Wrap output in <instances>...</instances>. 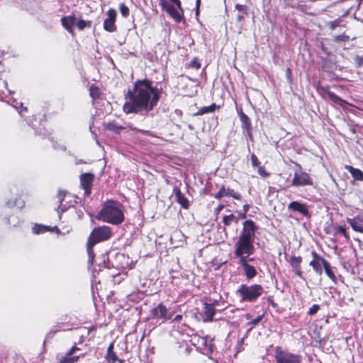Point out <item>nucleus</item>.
<instances>
[{
	"label": "nucleus",
	"mask_w": 363,
	"mask_h": 363,
	"mask_svg": "<svg viewBox=\"0 0 363 363\" xmlns=\"http://www.w3.org/2000/svg\"><path fill=\"white\" fill-rule=\"evenodd\" d=\"M320 309V306L318 304H313L308 310V315H314L315 314L318 310Z\"/></svg>",
	"instance_id": "nucleus-43"
},
{
	"label": "nucleus",
	"mask_w": 363,
	"mask_h": 363,
	"mask_svg": "<svg viewBox=\"0 0 363 363\" xmlns=\"http://www.w3.org/2000/svg\"><path fill=\"white\" fill-rule=\"evenodd\" d=\"M20 107L22 108V109L19 111V113H22V111H23H23H27V108H26V107H25V106H23L22 103H20Z\"/></svg>",
	"instance_id": "nucleus-56"
},
{
	"label": "nucleus",
	"mask_w": 363,
	"mask_h": 363,
	"mask_svg": "<svg viewBox=\"0 0 363 363\" xmlns=\"http://www.w3.org/2000/svg\"><path fill=\"white\" fill-rule=\"evenodd\" d=\"M291 70L290 68L286 69V77L289 80H291Z\"/></svg>",
	"instance_id": "nucleus-51"
},
{
	"label": "nucleus",
	"mask_w": 363,
	"mask_h": 363,
	"mask_svg": "<svg viewBox=\"0 0 363 363\" xmlns=\"http://www.w3.org/2000/svg\"><path fill=\"white\" fill-rule=\"evenodd\" d=\"M79 350V348L76 345L72 346L69 350L61 357H59L58 363H74L79 360V356H73V354Z\"/></svg>",
	"instance_id": "nucleus-15"
},
{
	"label": "nucleus",
	"mask_w": 363,
	"mask_h": 363,
	"mask_svg": "<svg viewBox=\"0 0 363 363\" xmlns=\"http://www.w3.org/2000/svg\"><path fill=\"white\" fill-rule=\"evenodd\" d=\"M224 208V205H219L216 209H215V212L216 213H220V211Z\"/></svg>",
	"instance_id": "nucleus-52"
},
{
	"label": "nucleus",
	"mask_w": 363,
	"mask_h": 363,
	"mask_svg": "<svg viewBox=\"0 0 363 363\" xmlns=\"http://www.w3.org/2000/svg\"><path fill=\"white\" fill-rule=\"evenodd\" d=\"M230 196L237 200L241 199V195L239 193L235 192L234 190L230 189H225L224 186H223L219 191L215 195V198L220 199L223 196Z\"/></svg>",
	"instance_id": "nucleus-19"
},
{
	"label": "nucleus",
	"mask_w": 363,
	"mask_h": 363,
	"mask_svg": "<svg viewBox=\"0 0 363 363\" xmlns=\"http://www.w3.org/2000/svg\"><path fill=\"white\" fill-rule=\"evenodd\" d=\"M334 230H335V232L333 234L335 235H337L338 234H342L347 241L350 240V235H349L348 233L346 231L345 228H343L342 226H336L334 228Z\"/></svg>",
	"instance_id": "nucleus-32"
},
{
	"label": "nucleus",
	"mask_w": 363,
	"mask_h": 363,
	"mask_svg": "<svg viewBox=\"0 0 363 363\" xmlns=\"http://www.w3.org/2000/svg\"><path fill=\"white\" fill-rule=\"evenodd\" d=\"M75 23L79 30H83L85 28H91L92 22L91 21L80 19Z\"/></svg>",
	"instance_id": "nucleus-35"
},
{
	"label": "nucleus",
	"mask_w": 363,
	"mask_h": 363,
	"mask_svg": "<svg viewBox=\"0 0 363 363\" xmlns=\"http://www.w3.org/2000/svg\"><path fill=\"white\" fill-rule=\"evenodd\" d=\"M311 255L313 259L310 262L309 265L318 275H321L323 274V267H324L325 266L328 261L318 255L315 251H313Z\"/></svg>",
	"instance_id": "nucleus-12"
},
{
	"label": "nucleus",
	"mask_w": 363,
	"mask_h": 363,
	"mask_svg": "<svg viewBox=\"0 0 363 363\" xmlns=\"http://www.w3.org/2000/svg\"><path fill=\"white\" fill-rule=\"evenodd\" d=\"M357 1H358V4L359 5L361 1H362V0H357Z\"/></svg>",
	"instance_id": "nucleus-62"
},
{
	"label": "nucleus",
	"mask_w": 363,
	"mask_h": 363,
	"mask_svg": "<svg viewBox=\"0 0 363 363\" xmlns=\"http://www.w3.org/2000/svg\"><path fill=\"white\" fill-rule=\"evenodd\" d=\"M106 359L110 363H115L117 361L121 362L120 359H118L117 355L113 352V342H111L108 347Z\"/></svg>",
	"instance_id": "nucleus-22"
},
{
	"label": "nucleus",
	"mask_w": 363,
	"mask_h": 363,
	"mask_svg": "<svg viewBox=\"0 0 363 363\" xmlns=\"http://www.w3.org/2000/svg\"><path fill=\"white\" fill-rule=\"evenodd\" d=\"M133 129L136 130L138 132L142 133L145 135H150V134L149 130H139V129H136V128H133Z\"/></svg>",
	"instance_id": "nucleus-50"
},
{
	"label": "nucleus",
	"mask_w": 363,
	"mask_h": 363,
	"mask_svg": "<svg viewBox=\"0 0 363 363\" xmlns=\"http://www.w3.org/2000/svg\"><path fill=\"white\" fill-rule=\"evenodd\" d=\"M240 121L242 122V128L244 129H245L246 130H249V129H252L251 121H250V118L246 114H245L242 111L240 112Z\"/></svg>",
	"instance_id": "nucleus-25"
},
{
	"label": "nucleus",
	"mask_w": 363,
	"mask_h": 363,
	"mask_svg": "<svg viewBox=\"0 0 363 363\" xmlns=\"http://www.w3.org/2000/svg\"><path fill=\"white\" fill-rule=\"evenodd\" d=\"M95 244L88 240L86 250L89 257V263L92 264L94 259V252L93 250V247Z\"/></svg>",
	"instance_id": "nucleus-31"
},
{
	"label": "nucleus",
	"mask_w": 363,
	"mask_h": 363,
	"mask_svg": "<svg viewBox=\"0 0 363 363\" xmlns=\"http://www.w3.org/2000/svg\"><path fill=\"white\" fill-rule=\"evenodd\" d=\"M339 25H340V21L339 20H335V21H333L330 22V28L332 30H334Z\"/></svg>",
	"instance_id": "nucleus-48"
},
{
	"label": "nucleus",
	"mask_w": 363,
	"mask_h": 363,
	"mask_svg": "<svg viewBox=\"0 0 363 363\" xmlns=\"http://www.w3.org/2000/svg\"><path fill=\"white\" fill-rule=\"evenodd\" d=\"M250 209V205L245 204L243 206L244 212L247 213Z\"/></svg>",
	"instance_id": "nucleus-55"
},
{
	"label": "nucleus",
	"mask_w": 363,
	"mask_h": 363,
	"mask_svg": "<svg viewBox=\"0 0 363 363\" xmlns=\"http://www.w3.org/2000/svg\"><path fill=\"white\" fill-rule=\"evenodd\" d=\"M150 314L152 318L161 320L162 323L172 318L173 314L162 303L153 307Z\"/></svg>",
	"instance_id": "nucleus-9"
},
{
	"label": "nucleus",
	"mask_w": 363,
	"mask_h": 363,
	"mask_svg": "<svg viewBox=\"0 0 363 363\" xmlns=\"http://www.w3.org/2000/svg\"><path fill=\"white\" fill-rule=\"evenodd\" d=\"M53 147H54V148H55V149H57V148L55 145H53Z\"/></svg>",
	"instance_id": "nucleus-63"
},
{
	"label": "nucleus",
	"mask_w": 363,
	"mask_h": 363,
	"mask_svg": "<svg viewBox=\"0 0 363 363\" xmlns=\"http://www.w3.org/2000/svg\"><path fill=\"white\" fill-rule=\"evenodd\" d=\"M89 129L91 132V133L94 135V137L96 138V133H95L93 130H92V128L91 126L89 127Z\"/></svg>",
	"instance_id": "nucleus-57"
},
{
	"label": "nucleus",
	"mask_w": 363,
	"mask_h": 363,
	"mask_svg": "<svg viewBox=\"0 0 363 363\" xmlns=\"http://www.w3.org/2000/svg\"><path fill=\"white\" fill-rule=\"evenodd\" d=\"M119 10L124 18H127L129 16V9L124 3L119 4Z\"/></svg>",
	"instance_id": "nucleus-36"
},
{
	"label": "nucleus",
	"mask_w": 363,
	"mask_h": 363,
	"mask_svg": "<svg viewBox=\"0 0 363 363\" xmlns=\"http://www.w3.org/2000/svg\"><path fill=\"white\" fill-rule=\"evenodd\" d=\"M201 344L202 346H203L204 349L207 350L208 351L212 352L211 349V344L208 342V340L205 337H202L200 340Z\"/></svg>",
	"instance_id": "nucleus-39"
},
{
	"label": "nucleus",
	"mask_w": 363,
	"mask_h": 363,
	"mask_svg": "<svg viewBox=\"0 0 363 363\" xmlns=\"http://www.w3.org/2000/svg\"><path fill=\"white\" fill-rule=\"evenodd\" d=\"M172 4H165L167 11L177 22H179L182 18V9L179 0H169Z\"/></svg>",
	"instance_id": "nucleus-10"
},
{
	"label": "nucleus",
	"mask_w": 363,
	"mask_h": 363,
	"mask_svg": "<svg viewBox=\"0 0 363 363\" xmlns=\"http://www.w3.org/2000/svg\"><path fill=\"white\" fill-rule=\"evenodd\" d=\"M173 192L176 196L177 201L181 205V206L185 209L189 208V201L188 199L182 193L178 187H174Z\"/></svg>",
	"instance_id": "nucleus-20"
},
{
	"label": "nucleus",
	"mask_w": 363,
	"mask_h": 363,
	"mask_svg": "<svg viewBox=\"0 0 363 363\" xmlns=\"http://www.w3.org/2000/svg\"><path fill=\"white\" fill-rule=\"evenodd\" d=\"M201 0H196V8L199 9V4H200Z\"/></svg>",
	"instance_id": "nucleus-58"
},
{
	"label": "nucleus",
	"mask_w": 363,
	"mask_h": 363,
	"mask_svg": "<svg viewBox=\"0 0 363 363\" xmlns=\"http://www.w3.org/2000/svg\"><path fill=\"white\" fill-rule=\"evenodd\" d=\"M52 230H56V231H59V229L57 228V227H55L52 229Z\"/></svg>",
	"instance_id": "nucleus-60"
},
{
	"label": "nucleus",
	"mask_w": 363,
	"mask_h": 363,
	"mask_svg": "<svg viewBox=\"0 0 363 363\" xmlns=\"http://www.w3.org/2000/svg\"><path fill=\"white\" fill-rule=\"evenodd\" d=\"M6 206L9 208H11V207H13L16 206H18V207L22 208L24 206V203L23 201L21 203H18L17 201L9 200L6 202Z\"/></svg>",
	"instance_id": "nucleus-41"
},
{
	"label": "nucleus",
	"mask_w": 363,
	"mask_h": 363,
	"mask_svg": "<svg viewBox=\"0 0 363 363\" xmlns=\"http://www.w3.org/2000/svg\"><path fill=\"white\" fill-rule=\"evenodd\" d=\"M242 225L243 227L238 238L254 242L255 232L257 229L255 223L252 220H246Z\"/></svg>",
	"instance_id": "nucleus-8"
},
{
	"label": "nucleus",
	"mask_w": 363,
	"mask_h": 363,
	"mask_svg": "<svg viewBox=\"0 0 363 363\" xmlns=\"http://www.w3.org/2000/svg\"><path fill=\"white\" fill-rule=\"evenodd\" d=\"M105 126H106V129L113 131L116 133H119L121 132V130L122 129H123V128L122 126L118 125L115 122H109V123H106L105 125Z\"/></svg>",
	"instance_id": "nucleus-30"
},
{
	"label": "nucleus",
	"mask_w": 363,
	"mask_h": 363,
	"mask_svg": "<svg viewBox=\"0 0 363 363\" xmlns=\"http://www.w3.org/2000/svg\"><path fill=\"white\" fill-rule=\"evenodd\" d=\"M189 67L194 69H199L201 67V64L199 62L197 58H194L189 63Z\"/></svg>",
	"instance_id": "nucleus-42"
},
{
	"label": "nucleus",
	"mask_w": 363,
	"mask_h": 363,
	"mask_svg": "<svg viewBox=\"0 0 363 363\" xmlns=\"http://www.w3.org/2000/svg\"><path fill=\"white\" fill-rule=\"evenodd\" d=\"M346 169L351 174L352 177L359 181H363V172L352 166H346Z\"/></svg>",
	"instance_id": "nucleus-23"
},
{
	"label": "nucleus",
	"mask_w": 363,
	"mask_h": 363,
	"mask_svg": "<svg viewBox=\"0 0 363 363\" xmlns=\"http://www.w3.org/2000/svg\"><path fill=\"white\" fill-rule=\"evenodd\" d=\"M274 357L277 363H301L302 362L301 355L291 353L279 346L274 348Z\"/></svg>",
	"instance_id": "nucleus-5"
},
{
	"label": "nucleus",
	"mask_w": 363,
	"mask_h": 363,
	"mask_svg": "<svg viewBox=\"0 0 363 363\" xmlns=\"http://www.w3.org/2000/svg\"><path fill=\"white\" fill-rule=\"evenodd\" d=\"M328 96L329 98L333 101L335 103H337L339 104H341V102H343V100H342L341 99H340L336 94H335L333 92H328Z\"/></svg>",
	"instance_id": "nucleus-40"
},
{
	"label": "nucleus",
	"mask_w": 363,
	"mask_h": 363,
	"mask_svg": "<svg viewBox=\"0 0 363 363\" xmlns=\"http://www.w3.org/2000/svg\"><path fill=\"white\" fill-rule=\"evenodd\" d=\"M67 192L65 191L59 190L57 198L58 199V202L60 203V206L57 208V212L59 214L66 211L67 208L62 206V201L65 199Z\"/></svg>",
	"instance_id": "nucleus-24"
},
{
	"label": "nucleus",
	"mask_w": 363,
	"mask_h": 363,
	"mask_svg": "<svg viewBox=\"0 0 363 363\" xmlns=\"http://www.w3.org/2000/svg\"><path fill=\"white\" fill-rule=\"evenodd\" d=\"M247 134L249 137V138L252 140V129H249V130H246Z\"/></svg>",
	"instance_id": "nucleus-53"
},
{
	"label": "nucleus",
	"mask_w": 363,
	"mask_h": 363,
	"mask_svg": "<svg viewBox=\"0 0 363 363\" xmlns=\"http://www.w3.org/2000/svg\"><path fill=\"white\" fill-rule=\"evenodd\" d=\"M302 262V257L300 256L296 257L292 256L290 258V264L291 267L293 268L294 272L295 274L300 278L302 277V272L301 270V263Z\"/></svg>",
	"instance_id": "nucleus-21"
},
{
	"label": "nucleus",
	"mask_w": 363,
	"mask_h": 363,
	"mask_svg": "<svg viewBox=\"0 0 363 363\" xmlns=\"http://www.w3.org/2000/svg\"><path fill=\"white\" fill-rule=\"evenodd\" d=\"M182 318V315H176L174 318V321H180Z\"/></svg>",
	"instance_id": "nucleus-54"
},
{
	"label": "nucleus",
	"mask_w": 363,
	"mask_h": 363,
	"mask_svg": "<svg viewBox=\"0 0 363 363\" xmlns=\"http://www.w3.org/2000/svg\"><path fill=\"white\" fill-rule=\"evenodd\" d=\"M288 209L294 212H298L306 218H310L311 216L308 210V206L306 203L292 201L288 205Z\"/></svg>",
	"instance_id": "nucleus-14"
},
{
	"label": "nucleus",
	"mask_w": 363,
	"mask_h": 363,
	"mask_svg": "<svg viewBox=\"0 0 363 363\" xmlns=\"http://www.w3.org/2000/svg\"><path fill=\"white\" fill-rule=\"evenodd\" d=\"M160 99L159 91L147 79L137 80L126 95L123 111L126 113H147L156 106Z\"/></svg>",
	"instance_id": "nucleus-1"
},
{
	"label": "nucleus",
	"mask_w": 363,
	"mask_h": 363,
	"mask_svg": "<svg viewBox=\"0 0 363 363\" xmlns=\"http://www.w3.org/2000/svg\"><path fill=\"white\" fill-rule=\"evenodd\" d=\"M104 28L106 31H108L111 33L116 31V26L115 25V22L105 19L104 22Z\"/></svg>",
	"instance_id": "nucleus-34"
},
{
	"label": "nucleus",
	"mask_w": 363,
	"mask_h": 363,
	"mask_svg": "<svg viewBox=\"0 0 363 363\" xmlns=\"http://www.w3.org/2000/svg\"><path fill=\"white\" fill-rule=\"evenodd\" d=\"M348 40H349V36L345 35H337L335 38V40L336 42H345V41H347Z\"/></svg>",
	"instance_id": "nucleus-46"
},
{
	"label": "nucleus",
	"mask_w": 363,
	"mask_h": 363,
	"mask_svg": "<svg viewBox=\"0 0 363 363\" xmlns=\"http://www.w3.org/2000/svg\"><path fill=\"white\" fill-rule=\"evenodd\" d=\"M235 9L238 11L236 16L238 21H242L245 16L247 15L246 6L244 5L236 4Z\"/></svg>",
	"instance_id": "nucleus-27"
},
{
	"label": "nucleus",
	"mask_w": 363,
	"mask_h": 363,
	"mask_svg": "<svg viewBox=\"0 0 363 363\" xmlns=\"http://www.w3.org/2000/svg\"><path fill=\"white\" fill-rule=\"evenodd\" d=\"M324 269H325V274L328 275V277L334 282V283H336V277L334 274V272H333L332 269H331V266L330 264V263L328 262L327 264H325V266L324 267Z\"/></svg>",
	"instance_id": "nucleus-33"
},
{
	"label": "nucleus",
	"mask_w": 363,
	"mask_h": 363,
	"mask_svg": "<svg viewBox=\"0 0 363 363\" xmlns=\"http://www.w3.org/2000/svg\"><path fill=\"white\" fill-rule=\"evenodd\" d=\"M253 259V258L242 259L238 260V264L242 267L243 274L247 280L252 279L257 274L256 268L248 263V262L252 261Z\"/></svg>",
	"instance_id": "nucleus-11"
},
{
	"label": "nucleus",
	"mask_w": 363,
	"mask_h": 363,
	"mask_svg": "<svg viewBox=\"0 0 363 363\" xmlns=\"http://www.w3.org/2000/svg\"><path fill=\"white\" fill-rule=\"evenodd\" d=\"M264 291V288L260 284H241L235 293L240 298L241 302L253 303L257 301Z\"/></svg>",
	"instance_id": "nucleus-3"
},
{
	"label": "nucleus",
	"mask_w": 363,
	"mask_h": 363,
	"mask_svg": "<svg viewBox=\"0 0 363 363\" xmlns=\"http://www.w3.org/2000/svg\"><path fill=\"white\" fill-rule=\"evenodd\" d=\"M90 95L95 99L99 96V89L95 86H91L89 89Z\"/></svg>",
	"instance_id": "nucleus-38"
},
{
	"label": "nucleus",
	"mask_w": 363,
	"mask_h": 363,
	"mask_svg": "<svg viewBox=\"0 0 363 363\" xmlns=\"http://www.w3.org/2000/svg\"><path fill=\"white\" fill-rule=\"evenodd\" d=\"M216 107L217 106H216V104H212L211 105H210L208 106L201 107L200 109H199V111H197L196 115L200 116V115H203V114L208 113H212L216 110Z\"/></svg>",
	"instance_id": "nucleus-28"
},
{
	"label": "nucleus",
	"mask_w": 363,
	"mask_h": 363,
	"mask_svg": "<svg viewBox=\"0 0 363 363\" xmlns=\"http://www.w3.org/2000/svg\"><path fill=\"white\" fill-rule=\"evenodd\" d=\"M355 61L358 66H362L363 65V55L362 56H356Z\"/></svg>",
	"instance_id": "nucleus-49"
},
{
	"label": "nucleus",
	"mask_w": 363,
	"mask_h": 363,
	"mask_svg": "<svg viewBox=\"0 0 363 363\" xmlns=\"http://www.w3.org/2000/svg\"><path fill=\"white\" fill-rule=\"evenodd\" d=\"M112 236V231L110 227L104 225L94 228L89 238V241L96 244L110 239Z\"/></svg>",
	"instance_id": "nucleus-7"
},
{
	"label": "nucleus",
	"mask_w": 363,
	"mask_h": 363,
	"mask_svg": "<svg viewBox=\"0 0 363 363\" xmlns=\"http://www.w3.org/2000/svg\"><path fill=\"white\" fill-rule=\"evenodd\" d=\"M251 162L253 167H258L259 166H260V162L257 157L255 154H252L251 155Z\"/></svg>",
	"instance_id": "nucleus-44"
},
{
	"label": "nucleus",
	"mask_w": 363,
	"mask_h": 363,
	"mask_svg": "<svg viewBox=\"0 0 363 363\" xmlns=\"http://www.w3.org/2000/svg\"><path fill=\"white\" fill-rule=\"evenodd\" d=\"M116 15H117V13H116V10L114 9L111 8L107 11L108 17L106 19L115 22Z\"/></svg>",
	"instance_id": "nucleus-37"
},
{
	"label": "nucleus",
	"mask_w": 363,
	"mask_h": 363,
	"mask_svg": "<svg viewBox=\"0 0 363 363\" xmlns=\"http://www.w3.org/2000/svg\"><path fill=\"white\" fill-rule=\"evenodd\" d=\"M255 252L254 242L238 238L235 243L234 255L238 260L249 259Z\"/></svg>",
	"instance_id": "nucleus-4"
},
{
	"label": "nucleus",
	"mask_w": 363,
	"mask_h": 363,
	"mask_svg": "<svg viewBox=\"0 0 363 363\" xmlns=\"http://www.w3.org/2000/svg\"><path fill=\"white\" fill-rule=\"evenodd\" d=\"M215 314V308L212 304L205 303L201 312V315L204 322L211 321Z\"/></svg>",
	"instance_id": "nucleus-17"
},
{
	"label": "nucleus",
	"mask_w": 363,
	"mask_h": 363,
	"mask_svg": "<svg viewBox=\"0 0 363 363\" xmlns=\"http://www.w3.org/2000/svg\"><path fill=\"white\" fill-rule=\"evenodd\" d=\"M258 173L263 178H267L269 177V174L266 172L264 167L263 166H259L258 167Z\"/></svg>",
	"instance_id": "nucleus-45"
},
{
	"label": "nucleus",
	"mask_w": 363,
	"mask_h": 363,
	"mask_svg": "<svg viewBox=\"0 0 363 363\" xmlns=\"http://www.w3.org/2000/svg\"><path fill=\"white\" fill-rule=\"evenodd\" d=\"M347 222L354 231L363 233V215H358L352 218H347Z\"/></svg>",
	"instance_id": "nucleus-16"
},
{
	"label": "nucleus",
	"mask_w": 363,
	"mask_h": 363,
	"mask_svg": "<svg viewBox=\"0 0 363 363\" xmlns=\"http://www.w3.org/2000/svg\"><path fill=\"white\" fill-rule=\"evenodd\" d=\"M49 230H50V227L38 224H35L32 228V231L34 234H40Z\"/></svg>",
	"instance_id": "nucleus-29"
},
{
	"label": "nucleus",
	"mask_w": 363,
	"mask_h": 363,
	"mask_svg": "<svg viewBox=\"0 0 363 363\" xmlns=\"http://www.w3.org/2000/svg\"><path fill=\"white\" fill-rule=\"evenodd\" d=\"M60 148L64 151L66 150V147L65 146H61Z\"/></svg>",
	"instance_id": "nucleus-61"
},
{
	"label": "nucleus",
	"mask_w": 363,
	"mask_h": 363,
	"mask_svg": "<svg viewBox=\"0 0 363 363\" xmlns=\"http://www.w3.org/2000/svg\"><path fill=\"white\" fill-rule=\"evenodd\" d=\"M262 319V315H258L257 318L252 319L250 322L248 323V324L251 325H257Z\"/></svg>",
	"instance_id": "nucleus-47"
},
{
	"label": "nucleus",
	"mask_w": 363,
	"mask_h": 363,
	"mask_svg": "<svg viewBox=\"0 0 363 363\" xmlns=\"http://www.w3.org/2000/svg\"><path fill=\"white\" fill-rule=\"evenodd\" d=\"M62 26L72 35H74L73 26L76 23V17L74 14L63 16L61 18Z\"/></svg>",
	"instance_id": "nucleus-18"
},
{
	"label": "nucleus",
	"mask_w": 363,
	"mask_h": 363,
	"mask_svg": "<svg viewBox=\"0 0 363 363\" xmlns=\"http://www.w3.org/2000/svg\"><path fill=\"white\" fill-rule=\"evenodd\" d=\"M246 213H247L244 212L242 214L240 215V217L245 218L246 217Z\"/></svg>",
	"instance_id": "nucleus-59"
},
{
	"label": "nucleus",
	"mask_w": 363,
	"mask_h": 363,
	"mask_svg": "<svg viewBox=\"0 0 363 363\" xmlns=\"http://www.w3.org/2000/svg\"><path fill=\"white\" fill-rule=\"evenodd\" d=\"M96 218L114 225L121 224L125 219L122 204L114 200H107L102 206Z\"/></svg>",
	"instance_id": "nucleus-2"
},
{
	"label": "nucleus",
	"mask_w": 363,
	"mask_h": 363,
	"mask_svg": "<svg viewBox=\"0 0 363 363\" xmlns=\"http://www.w3.org/2000/svg\"><path fill=\"white\" fill-rule=\"evenodd\" d=\"M94 176L91 173H83L80 175V185L84 190V195L89 196L91 194V186Z\"/></svg>",
	"instance_id": "nucleus-13"
},
{
	"label": "nucleus",
	"mask_w": 363,
	"mask_h": 363,
	"mask_svg": "<svg viewBox=\"0 0 363 363\" xmlns=\"http://www.w3.org/2000/svg\"><path fill=\"white\" fill-rule=\"evenodd\" d=\"M297 166L298 168L295 170L294 178L291 181V186L299 187L313 185V179L310 174L304 172L301 165L297 164Z\"/></svg>",
	"instance_id": "nucleus-6"
},
{
	"label": "nucleus",
	"mask_w": 363,
	"mask_h": 363,
	"mask_svg": "<svg viewBox=\"0 0 363 363\" xmlns=\"http://www.w3.org/2000/svg\"><path fill=\"white\" fill-rule=\"evenodd\" d=\"M239 218L235 216L233 213L223 217V222L225 227L230 225L233 223H238Z\"/></svg>",
	"instance_id": "nucleus-26"
}]
</instances>
